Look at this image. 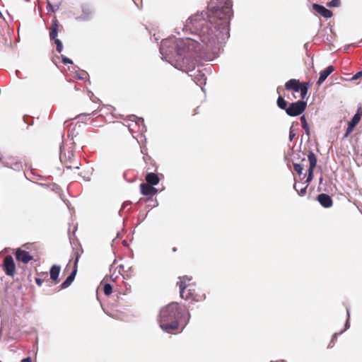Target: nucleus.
<instances>
[{"instance_id":"obj_1","label":"nucleus","mask_w":362,"mask_h":362,"mask_svg":"<svg viewBox=\"0 0 362 362\" xmlns=\"http://www.w3.org/2000/svg\"><path fill=\"white\" fill-rule=\"evenodd\" d=\"M231 0H210L207 11L190 16L182 30L206 43L212 53L222 49L228 39L230 21L233 16Z\"/></svg>"},{"instance_id":"obj_2","label":"nucleus","mask_w":362,"mask_h":362,"mask_svg":"<svg viewBox=\"0 0 362 362\" xmlns=\"http://www.w3.org/2000/svg\"><path fill=\"white\" fill-rule=\"evenodd\" d=\"M221 50L214 54L206 43L193 36L186 38L171 36L163 40L160 46L162 59L169 62L177 69L187 73L201 86L202 90V86L206 84V78L201 69H195L196 63L200 60H214L218 57Z\"/></svg>"},{"instance_id":"obj_3","label":"nucleus","mask_w":362,"mask_h":362,"mask_svg":"<svg viewBox=\"0 0 362 362\" xmlns=\"http://www.w3.org/2000/svg\"><path fill=\"white\" fill-rule=\"evenodd\" d=\"M190 314L185 306L172 302L161 308L158 316V322L163 331L175 333L180 327L182 330L190 320Z\"/></svg>"},{"instance_id":"obj_4","label":"nucleus","mask_w":362,"mask_h":362,"mask_svg":"<svg viewBox=\"0 0 362 362\" xmlns=\"http://www.w3.org/2000/svg\"><path fill=\"white\" fill-rule=\"evenodd\" d=\"M179 281L177 284L180 287V297L186 300H192L194 301H199L202 299L205 298V294H203L202 298H199L194 294V288H193V285L189 284V282L192 280L191 277H188L187 276H184L182 277H179Z\"/></svg>"},{"instance_id":"obj_5","label":"nucleus","mask_w":362,"mask_h":362,"mask_svg":"<svg viewBox=\"0 0 362 362\" xmlns=\"http://www.w3.org/2000/svg\"><path fill=\"white\" fill-rule=\"evenodd\" d=\"M307 103L303 100H298L291 103L286 109V114L291 117L300 115L305 110Z\"/></svg>"},{"instance_id":"obj_6","label":"nucleus","mask_w":362,"mask_h":362,"mask_svg":"<svg viewBox=\"0 0 362 362\" xmlns=\"http://www.w3.org/2000/svg\"><path fill=\"white\" fill-rule=\"evenodd\" d=\"M4 270L7 276H13L16 271V264L11 255H7L4 260Z\"/></svg>"},{"instance_id":"obj_7","label":"nucleus","mask_w":362,"mask_h":362,"mask_svg":"<svg viewBox=\"0 0 362 362\" xmlns=\"http://www.w3.org/2000/svg\"><path fill=\"white\" fill-rule=\"evenodd\" d=\"M74 156V147L73 143L71 144L70 146L67 145H62L60 146V155L59 158L61 162H65L67 160H70Z\"/></svg>"},{"instance_id":"obj_8","label":"nucleus","mask_w":362,"mask_h":362,"mask_svg":"<svg viewBox=\"0 0 362 362\" xmlns=\"http://www.w3.org/2000/svg\"><path fill=\"white\" fill-rule=\"evenodd\" d=\"M362 116V110L361 108H358L356 113L353 116L351 119L348 123V127L346 130L345 136H347L349 134H351L354 129V128L356 126V124L359 122Z\"/></svg>"},{"instance_id":"obj_9","label":"nucleus","mask_w":362,"mask_h":362,"mask_svg":"<svg viewBox=\"0 0 362 362\" xmlns=\"http://www.w3.org/2000/svg\"><path fill=\"white\" fill-rule=\"evenodd\" d=\"M78 258H79V257H78V255H77L76 257L75 262H74V269H73L71 273L67 276L66 280L61 284L62 289L66 288L74 281L75 276L76 275V273H77V264L78 262Z\"/></svg>"},{"instance_id":"obj_10","label":"nucleus","mask_w":362,"mask_h":362,"mask_svg":"<svg viewBox=\"0 0 362 362\" xmlns=\"http://www.w3.org/2000/svg\"><path fill=\"white\" fill-rule=\"evenodd\" d=\"M93 9L88 6H82V13L76 18L80 21H87L91 19L93 15Z\"/></svg>"},{"instance_id":"obj_11","label":"nucleus","mask_w":362,"mask_h":362,"mask_svg":"<svg viewBox=\"0 0 362 362\" xmlns=\"http://www.w3.org/2000/svg\"><path fill=\"white\" fill-rule=\"evenodd\" d=\"M16 258L18 261L27 264L33 259V257L28 252L18 248L16 251Z\"/></svg>"},{"instance_id":"obj_12","label":"nucleus","mask_w":362,"mask_h":362,"mask_svg":"<svg viewBox=\"0 0 362 362\" xmlns=\"http://www.w3.org/2000/svg\"><path fill=\"white\" fill-rule=\"evenodd\" d=\"M319 203L325 208H329L332 206L333 202L331 197L327 194H320L317 198Z\"/></svg>"},{"instance_id":"obj_13","label":"nucleus","mask_w":362,"mask_h":362,"mask_svg":"<svg viewBox=\"0 0 362 362\" xmlns=\"http://www.w3.org/2000/svg\"><path fill=\"white\" fill-rule=\"evenodd\" d=\"M141 193L145 196H153L156 194L158 190L149 184L142 183L140 185Z\"/></svg>"},{"instance_id":"obj_14","label":"nucleus","mask_w":362,"mask_h":362,"mask_svg":"<svg viewBox=\"0 0 362 362\" xmlns=\"http://www.w3.org/2000/svg\"><path fill=\"white\" fill-rule=\"evenodd\" d=\"M334 71V68L333 66H328L327 68L322 70L320 73V77L317 81V84L320 86Z\"/></svg>"},{"instance_id":"obj_15","label":"nucleus","mask_w":362,"mask_h":362,"mask_svg":"<svg viewBox=\"0 0 362 362\" xmlns=\"http://www.w3.org/2000/svg\"><path fill=\"white\" fill-rule=\"evenodd\" d=\"M313 8L316 12L325 18H330L332 16V12L322 5L314 4Z\"/></svg>"},{"instance_id":"obj_16","label":"nucleus","mask_w":362,"mask_h":362,"mask_svg":"<svg viewBox=\"0 0 362 362\" xmlns=\"http://www.w3.org/2000/svg\"><path fill=\"white\" fill-rule=\"evenodd\" d=\"M302 83L297 79H290L285 83L286 90H292L295 92H298V88Z\"/></svg>"},{"instance_id":"obj_17","label":"nucleus","mask_w":362,"mask_h":362,"mask_svg":"<svg viewBox=\"0 0 362 362\" xmlns=\"http://www.w3.org/2000/svg\"><path fill=\"white\" fill-rule=\"evenodd\" d=\"M146 180L147 184L155 186L158 184L160 179L157 174L154 173H147L146 176Z\"/></svg>"},{"instance_id":"obj_18","label":"nucleus","mask_w":362,"mask_h":362,"mask_svg":"<svg viewBox=\"0 0 362 362\" xmlns=\"http://www.w3.org/2000/svg\"><path fill=\"white\" fill-rule=\"evenodd\" d=\"M61 270V267L59 265L54 264L52 266L49 273H50V279L57 282L58 281V277L59 275V272Z\"/></svg>"},{"instance_id":"obj_19","label":"nucleus","mask_w":362,"mask_h":362,"mask_svg":"<svg viewBox=\"0 0 362 362\" xmlns=\"http://www.w3.org/2000/svg\"><path fill=\"white\" fill-rule=\"evenodd\" d=\"M346 313H347V320H346V322L344 325V329L342 330L341 332H340L339 333H334L333 335H332V340L329 344V347H332V343H333V341L337 339V337L339 334H342L345 330H346L347 329L349 328L350 327V324H349V318H350V313H349V310L348 308H346Z\"/></svg>"},{"instance_id":"obj_20","label":"nucleus","mask_w":362,"mask_h":362,"mask_svg":"<svg viewBox=\"0 0 362 362\" xmlns=\"http://www.w3.org/2000/svg\"><path fill=\"white\" fill-rule=\"evenodd\" d=\"M57 34H58V22L57 21L53 20L52 22V28L51 31L49 32V37L52 40L57 39Z\"/></svg>"},{"instance_id":"obj_21","label":"nucleus","mask_w":362,"mask_h":362,"mask_svg":"<svg viewBox=\"0 0 362 362\" xmlns=\"http://www.w3.org/2000/svg\"><path fill=\"white\" fill-rule=\"evenodd\" d=\"M308 158L310 163L309 169H310L311 170H314V168L317 165V157L312 151L309 152L308 155Z\"/></svg>"},{"instance_id":"obj_22","label":"nucleus","mask_w":362,"mask_h":362,"mask_svg":"<svg viewBox=\"0 0 362 362\" xmlns=\"http://www.w3.org/2000/svg\"><path fill=\"white\" fill-rule=\"evenodd\" d=\"M276 103H277V106L280 109L284 110L286 111V109L288 108L287 107V102L285 100V99L282 96H281V95L279 96Z\"/></svg>"},{"instance_id":"obj_23","label":"nucleus","mask_w":362,"mask_h":362,"mask_svg":"<svg viewBox=\"0 0 362 362\" xmlns=\"http://www.w3.org/2000/svg\"><path fill=\"white\" fill-rule=\"evenodd\" d=\"M300 119V122L302 123V126H303V129L305 130V134L309 136H310V128L307 123V120H306L305 115H302Z\"/></svg>"},{"instance_id":"obj_24","label":"nucleus","mask_w":362,"mask_h":362,"mask_svg":"<svg viewBox=\"0 0 362 362\" xmlns=\"http://www.w3.org/2000/svg\"><path fill=\"white\" fill-rule=\"evenodd\" d=\"M308 185L305 186H302L301 187H298L296 184L294 185L293 188L298 192L300 196H303L306 193Z\"/></svg>"},{"instance_id":"obj_25","label":"nucleus","mask_w":362,"mask_h":362,"mask_svg":"<svg viewBox=\"0 0 362 362\" xmlns=\"http://www.w3.org/2000/svg\"><path fill=\"white\" fill-rule=\"evenodd\" d=\"M300 92V96L303 99H304L307 94H308V88L307 86L304 85V84H301L298 88V92Z\"/></svg>"},{"instance_id":"obj_26","label":"nucleus","mask_w":362,"mask_h":362,"mask_svg":"<svg viewBox=\"0 0 362 362\" xmlns=\"http://www.w3.org/2000/svg\"><path fill=\"white\" fill-rule=\"evenodd\" d=\"M59 8V4L52 5L49 1H47V10L55 13Z\"/></svg>"},{"instance_id":"obj_27","label":"nucleus","mask_w":362,"mask_h":362,"mask_svg":"<svg viewBox=\"0 0 362 362\" xmlns=\"http://www.w3.org/2000/svg\"><path fill=\"white\" fill-rule=\"evenodd\" d=\"M103 290H104V293L105 295L107 296H109L112 293V286L111 284H105L104 285V288H103Z\"/></svg>"},{"instance_id":"obj_28","label":"nucleus","mask_w":362,"mask_h":362,"mask_svg":"<svg viewBox=\"0 0 362 362\" xmlns=\"http://www.w3.org/2000/svg\"><path fill=\"white\" fill-rule=\"evenodd\" d=\"M293 168L297 173L300 175L303 170V165L299 163H293Z\"/></svg>"},{"instance_id":"obj_29","label":"nucleus","mask_w":362,"mask_h":362,"mask_svg":"<svg viewBox=\"0 0 362 362\" xmlns=\"http://www.w3.org/2000/svg\"><path fill=\"white\" fill-rule=\"evenodd\" d=\"M56 44V49L59 53H61L63 49L62 42L59 39L54 40Z\"/></svg>"},{"instance_id":"obj_30","label":"nucleus","mask_w":362,"mask_h":362,"mask_svg":"<svg viewBox=\"0 0 362 362\" xmlns=\"http://www.w3.org/2000/svg\"><path fill=\"white\" fill-rule=\"evenodd\" d=\"M327 5L329 7H338L340 5V0H332Z\"/></svg>"},{"instance_id":"obj_31","label":"nucleus","mask_w":362,"mask_h":362,"mask_svg":"<svg viewBox=\"0 0 362 362\" xmlns=\"http://www.w3.org/2000/svg\"><path fill=\"white\" fill-rule=\"evenodd\" d=\"M96 114V112L95 111H93L91 114H88V115H85V114H81L78 116V118L80 119V120H83V117H90V115H95Z\"/></svg>"},{"instance_id":"obj_32","label":"nucleus","mask_w":362,"mask_h":362,"mask_svg":"<svg viewBox=\"0 0 362 362\" xmlns=\"http://www.w3.org/2000/svg\"><path fill=\"white\" fill-rule=\"evenodd\" d=\"M295 136H296V133L294 132L293 126H291L290 128V130H289V140L291 141Z\"/></svg>"},{"instance_id":"obj_33","label":"nucleus","mask_w":362,"mask_h":362,"mask_svg":"<svg viewBox=\"0 0 362 362\" xmlns=\"http://www.w3.org/2000/svg\"><path fill=\"white\" fill-rule=\"evenodd\" d=\"M313 170L308 169V175L306 179V182L308 184L313 179Z\"/></svg>"},{"instance_id":"obj_34","label":"nucleus","mask_w":362,"mask_h":362,"mask_svg":"<svg viewBox=\"0 0 362 362\" xmlns=\"http://www.w3.org/2000/svg\"><path fill=\"white\" fill-rule=\"evenodd\" d=\"M62 62L64 64H73V62L69 59L68 57H64V56H62Z\"/></svg>"},{"instance_id":"obj_35","label":"nucleus","mask_w":362,"mask_h":362,"mask_svg":"<svg viewBox=\"0 0 362 362\" xmlns=\"http://www.w3.org/2000/svg\"><path fill=\"white\" fill-rule=\"evenodd\" d=\"M361 77H362V71H359L358 73H356L351 78L352 81H356L358 80V78H360Z\"/></svg>"},{"instance_id":"obj_36","label":"nucleus","mask_w":362,"mask_h":362,"mask_svg":"<svg viewBox=\"0 0 362 362\" xmlns=\"http://www.w3.org/2000/svg\"><path fill=\"white\" fill-rule=\"evenodd\" d=\"M35 282H36V284H37L39 286H42V284L43 280H42V279H40V278H36V279H35Z\"/></svg>"},{"instance_id":"obj_37","label":"nucleus","mask_w":362,"mask_h":362,"mask_svg":"<svg viewBox=\"0 0 362 362\" xmlns=\"http://www.w3.org/2000/svg\"><path fill=\"white\" fill-rule=\"evenodd\" d=\"M87 74L86 73H84V74H76V76L78 79H83L85 78V75H86Z\"/></svg>"},{"instance_id":"obj_38","label":"nucleus","mask_w":362,"mask_h":362,"mask_svg":"<svg viewBox=\"0 0 362 362\" xmlns=\"http://www.w3.org/2000/svg\"><path fill=\"white\" fill-rule=\"evenodd\" d=\"M136 123H138L139 124H141L143 125V127L145 128V125L144 124V119L143 118H139L138 122H136Z\"/></svg>"},{"instance_id":"obj_39","label":"nucleus","mask_w":362,"mask_h":362,"mask_svg":"<svg viewBox=\"0 0 362 362\" xmlns=\"http://www.w3.org/2000/svg\"><path fill=\"white\" fill-rule=\"evenodd\" d=\"M130 205V202H125L122 204V209H125L127 206Z\"/></svg>"},{"instance_id":"obj_40","label":"nucleus","mask_w":362,"mask_h":362,"mask_svg":"<svg viewBox=\"0 0 362 362\" xmlns=\"http://www.w3.org/2000/svg\"><path fill=\"white\" fill-rule=\"evenodd\" d=\"M21 362H31L30 358L29 357L26 358H23Z\"/></svg>"},{"instance_id":"obj_41","label":"nucleus","mask_w":362,"mask_h":362,"mask_svg":"<svg viewBox=\"0 0 362 362\" xmlns=\"http://www.w3.org/2000/svg\"><path fill=\"white\" fill-rule=\"evenodd\" d=\"M322 177H321L320 178V183H322Z\"/></svg>"},{"instance_id":"obj_42","label":"nucleus","mask_w":362,"mask_h":362,"mask_svg":"<svg viewBox=\"0 0 362 362\" xmlns=\"http://www.w3.org/2000/svg\"><path fill=\"white\" fill-rule=\"evenodd\" d=\"M71 168V166L66 165V168Z\"/></svg>"},{"instance_id":"obj_43","label":"nucleus","mask_w":362,"mask_h":362,"mask_svg":"<svg viewBox=\"0 0 362 362\" xmlns=\"http://www.w3.org/2000/svg\"><path fill=\"white\" fill-rule=\"evenodd\" d=\"M173 250L174 252H175V251H176V248H175V247H174V248L173 249Z\"/></svg>"},{"instance_id":"obj_44","label":"nucleus","mask_w":362,"mask_h":362,"mask_svg":"<svg viewBox=\"0 0 362 362\" xmlns=\"http://www.w3.org/2000/svg\"><path fill=\"white\" fill-rule=\"evenodd\" d=\"M41 186H45V184H40Z\"/></svg>"}]
</instances>
